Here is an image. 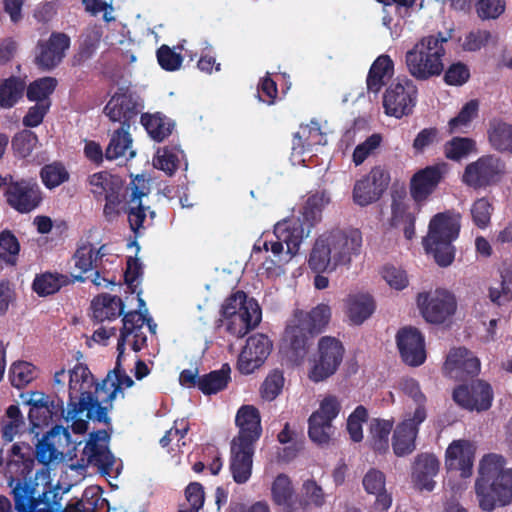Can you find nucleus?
Returning a JSON list of instances; mask_svg holds the SVG:
<instances>
[{
    "label": "nucleus",
    "mask_w": 512,
    "mask_h": 512,
    "mask_svg": "<svg viewBox=\"0 0 512 512\" xmlns=\"http://www.w3.org/2000/svg\"><path fill=\"white\" fill-rule=\"evenodd\" d=\"M37 367L27 361H16L9 369V380L13 387L22 389L37 378Z\"/></svg>",
    "instance_id": "obj_52"
},
{
    "label": "nucleus",
    "mask_w": 512,
    "mask_h": 512,
    "mask_svg": "<svg viewBox=\"0 0 512 512\" xmlns=\"http://www.w3.org/2000/svg\"><path fill=\"white\" fill-rule=\"evenodd\" d=\"M140 121L150 137L157 142L170 136L175 127V123L160 112L142 113Z\"/></svg>",
    "instance_id": "obj_44"
},
{
    "label": "nucleus",
    "mask_w": 512,
    "mask_h": 512,
    "mask_svg": "<svg viewBox=\"0 0 512 512\" xmlns=\"http://www.w3.org/2000/svg\"><path fill=\"white\" fill-rule=\"evenodd\" d=\"M145 180L143 176L137 175L133 181L132 193L130 196V202L138 201L136 207H131L128 212V221L131 230L137 234L139 229L143 227V222L146 218V207L141 203L142 197L147 195L144 190Z\"/></svg>",
    "instance_id": "obj_45"
},
{
    "label": "nucleus",
    "mask_w": 512,
    "mask_h": 512,
    "mask_svg": "<svg viewBox=\"0 0 512 512\" xmlns=\"http://www.w3.org/2000/svg\"><path fill=\"white\" fill-rule=\"evenodd\" d=\"M313 339L314 336L305 326L293 318L284 330L280 350L290 362L299 365L308 354Z\"/></svg>",
    "instance_id": "obj_19"
},
{
    "label": "nucleus",
    "mask_w": 512,
    "mask_h": 512,
    "mask_svg": "<svg viewBox=\"0 0 512 512\" xmlns=\"http://www.w3.org/2000/svg\"><path fill=\"white\" fill-rule=\"evenodd\" d=\"M40 178L47 189H54L69 180V173L60 162L44 165L40 170Z\"/></svg>",
    "instance_id": "obj_55"
},
{
    "label": "nucleus",
    "mask_w": 512,
    "mask_h": 512,
    "mask_svg": "<svg viewBox=\"0 0 512 512\" xmlns=\"http://www.w3.org/2000/svg\"><path fill=\"white\" fill-rule=\"evenodd\" d=\"M418 88L414 81L407 78H396L383 94V108L387 116L401 119L413 113L417 103Z\"/></svg>",
    "instance_id": "obj_12"
},
{
    "label": "nucleus",
    "mask_w": 512,
    "mask_h": 512,
    "mask_svg": "<svg viewBox=\"0 0 512 512\" xmlns=\"http://www.w3.org/2000/svg\"><path fill=\"white\" fill-rule=\"evenodd\" d=\"M454 402L470 412H485L492 406L494 393L491 385L484 380L472 379L457 385L452 392Z\"/></svg>",
    "instance_id": "obj_15"
},
{
    "label": "nucleus",
    "mask_w": 512,
    "mask_h": 512,
    "mask_svg": "<svg viewBox=\"0 0 512 512\" xmlns=\"http://www.w3.org/2000/svg\"><path fill=\"white\" fill-rule=\"evenodd\" d=\"M500 278L499 287L489 288V299L498 306L512 301V265L500 271Z\"/></svg>",
    "instance_id": "obj_54"
},
{
    "label": "nucleus",
    "mask_w": 512,
    "mask_h": 512,
    "mask_svg": "<svg viewBox=\"0 0 512 512\" xmlns=\"http://www.w3.org/2000/svg\"><path fill=\"white\" fill-rule=\"evenodd\" d=\"M272 500L276 505L283 506L284 512H300L301 507L295 501V492L290 478L281 473L276 476L271 486Z\"/></svg>",
    "instance_id": "obj_39"
},
{
    "label": "nucleus",
    "mask_w": 512,
    "mask_h": 512,
    "mask_svg": "<svg viewBox=\"0 0 512 512\" xmlns=\"http://www.w3.org/2000/svg\"><path fill=\"white\" fill-rule=\"evenodd\" d=\"M341 404L336 396H326L308 419V436L317 445H328L334 432L333 420L338 416Z\"/></svg>",
    "instance_id": "obj_14"
},
{
    "label": "nucleus",
    "mask_w": 512,
    "mask_h": 512,
    "mask_svg": "<svg viewBox=\"0 0 512 512\" xmlns=\"http://www.w3.org/2000/svg\"><path fill=\"white\" fill-rule=\"evenodd\" d=\"M110 434L101 429L89 434V439L83 449V457L78 466L86 468L88 465L97 467L102 475H109L115 463V458L108 447Z\"/></svg>",
    "instance_id": "obj_16"
},
{
    "label": "nucleus",
    "mask_w": 512,
    "mask_h": 512,
    "mask_svg": "<svg viewBox=\"0 0 512 512\" xmlns=\"http://www.w3.org/2000/svg\"><path fill=\"white\" fill-rule=\"evenodd\" d=\"M478 108L479 105L477 100H470L465 103L459 113L449 120V132H460L463 127H467L470 122L477 116Z\"/></svg>",
    "instance_id": "obj_57"
},
{
    "label": "nucleus",
    "mask_w": 512,
    "mask_h": 512,
    "mask_svg": "<svg viewBox=\"0 0 512 512\" xmlns=\"http://www.w3.org/2000/svg\"><path fill=\"white\" fill-rule=\"evenodd\" d=\"M385 482V474L375 468L369 469L362 480L365 491L376 495L374 506L381 511H387L392 504V497L385 489Z\"/></svg>",
    "instance_id": "obj_35"
},
{
    "label": "nucleus",
    "mask_w": 512,
    "mask_h": 512,
    "mask_svg": "<svg viewBox=\"0 0 512 512\" xmlns=\"http://www.w3.org/2000/svg\"><path fill=\"white\" fill-rule=\"evenodd\" d=\"M239 431L231 443L254 446L262 435L261 416L253 405H242L235 416Z\"/></svg>",
    "instance_id": "obj_28"
},
{
    "label": "nucleus",
    "mask_w": 512,
    "mask_h": 512,
    "mask_svg": "<svg viewBox=\"0 0 512 512\" xmlns=\"http://www.w3.org/2000/svg\"><path fill=\"white\" fill-rule=\"evenodd\" d=\"M123 327L120 331V336L117 342V350H120V354H124L126 339L132 333H135V337H138V332L142 329L146 317L140 311H130L123 316Z\"/></svg>",
    "instance_id": "obj_53"
},
{
    "label": "nucleus",
    "mask_w": 512,
    "mask_h": 512,
    "mask_svg": "<svg viewBox=\"0 0 512 512\" xmlns=\"http://www.w3.org/2000/svg\"><path fill=\"white\" fill-rule=\"evenodd\" d=\"M143 109L141 97L130 86H119L104 107L112 122L129 127Z\"/></svg>",
    "instance_id": "obj_13"
},
{
    "label": "nucleus",
    "mask_w": 512,
    "mask_h": 512,
    "mask_svg": "<svg viewBox=\"0 0 512 512\" xmlns=\"http://www.w3.org/2000/svg\"><path fill=\"white\" fill-rule=\"evenodd\" d=\"M129 129V127L120 126L112 133L105 150V158L107 160H116L126 156L127 153L129 158H133L136 155V152L132 150L133 140Z\"/></svg>",
    "instance_id": "obj_43"
},
{
    "label": "nucleus",
    "mask_w": 512,
    "mask_h": 512,
    "mask_svg": "<svg viewBox=\"0 0 512 512\" xmlns=\"http://www.w3.org/2000/svg\"><path fill=\"white\" fill-rule=\"evenodd\" d=\"M382 277L387 284L396 290H403L408 286L409 280L405 270L394 265H385L382 268Z\"/></svg>",
    "instance_id": "obj_64"
},
{
    "label": "nucleus",
    "mask_w": 512,
    "mask_h": 512,
    "mask_svg": "<svg viewBox=\"0 0 512 512\" xmlns=\"http://www.w3.org/2000/svg\"><path fill=\"white\" fill-rule=\"evenodd\" d=\"M180 150L176 147H165L158 151L157 157L154 159L155 168L164 171L167 175L172 176L179 167Z\"/></svg>",
    "instance_id": "obj_58"
},
{
    "label": "nucleus",
    "mask_w": 512,
    "mask_h": 512,
    "mask_svg": "<svg viewBox=\"0 0 512 512\" xmlns=\"http://www.w3.org/2000/svg\"><path fill=\"white\" fill-rule=\"evenodd\" d=\"M272 347V341L265 334L257 333L248 337L238 356V371L243 375L252 374L264 364Z\"/></svg>",
    "instance_id": "obj_22"
},
{
    "label": "nucleus",
    "mask_w": 512,
    "mask_h": 512,
    "mask_svg": "<svg viewBox=\"0 0 512 512\" xmlns=\"http://www.w3.org/2000/svg\"><path fill=\"white\" fill-rule=\"evenodd\" d=\"M460 226V215L450 211L438 213L430 220L423 244L441 267H447L454 261L455 248L452 243L459 236Z\"/></svg>",
    "instance_id": "obj_6"
},
{
    "label": "nucleus",
    "mask_w": 512,
    "mask_h": 512,
    "mask_svg": "<svg viewBox=\"0 0 512 512\" xmlns=\"http://www.w3.org/2000/svg\"><path fill=\"white\" fill-rule=\"evenodd\" d=\"M20 242L12 231L5 229L0 232V273L5 267L17 266Z\"/></svg>",
    "instance_id": "obj_47"
},
{
    "label": "nucleus",
    "mask_w": 512,
    "mask_h": 512,
    "mask_svg": "<svg viewBox=\"0 0 512 512\" xmlns=\"http://www.w3.org/2000/svg\"><path fill=\"white\" fill-rule=\"evenodd\" d=\"M362 233L359 229H334L320 235L309 255L308 266L313 272H333L339 266H349L352 256L360 254Z\"/></svg>",
    "instance_id": "obj_4"
},
{
    "label": "nucleus",
    "mask_w": 512,
    "mask_h": 512,
    "mask_svg": "<svg viewBox=\"0 0 512 512\" xmlns=\"http://www.w3.org/2000/svg\"><path fill=\"white\" fill-rule=\"evenodd\" d=\"M294 318L315 337L328 325L331 318V309L327 304H319L309 312L296 311Z\"/></svg>",
    "instance_id": "obj_41"
},
{
    "label": "nucleus",
    "mask_w": 512,
    "mask_h": 512,
    "mask_svg": "<svg viewBox=\"0 0 512 512\" xmlns=\"http://www.w3.org/2000/svg\"><path fill=\"white\" fill-rule=\"evenodd\" d=\"M376 308L373 297L368 293L349 294L345 299V312L354 325H361L374 313Z\"/></svg>",
    "instance_id": "obj_33"
},
{
    "label": "nucleus",
    "mask_w": 512,
    "mask_h": 512,
    "mask_svg": "<svg viewBox=\"0 0 512 512\" xmlns=\"http://www.w3.org/2000/svg\"><path fill=\"white\" fill-rule=\"evenodd\" d=\"M447 172L446 163L426 166L415 172L410 179L409 190L417 204L426 202L436 191Z\"/></svg>",
    "instance_id": "obj_23"
},
{
    "label": "nucleus",
    "mask_w": 512,
    "mask_h": 512,
    "mask_svg": "<svg viewBox=\"0 0 512 512\" xmlns=\"http://www.w3.org/2000/svg\"><path fill=\"white\" fill-rule=\"evenodd\" d=\"M475 447L468 440H454L446 449L445 466L448 471H459L462 478L473 473Z\"/></svg>",
    "instance_id": "obj_29"
},
{
    "label": "nucleus",
    "mask_w": 512,
    "mask_h": 512,
    "mask_svg": "<svg viewBox=\"0 0 512 512\" xmlns=\"http://www.w3.org/2000/svg\"><path fill=\"white\" fill-rule=\"evenodd\" d=\"M480 360L465 347L452 349L443 366L445 375L455 381L467 382L478 376Z\"/></svg>",
    "instance_id": "obj_24"
},
{
    "label": "nucleus",
    "mask_w": 512,
    "mask_h": 512,
    "mask_svg": "<svg viewBox=\"0 0 512 512\" xmlns=\"http://www.w3.org/2000/svg\"><path fill=\"white\" fill-rule=\"evenodd\" d=\"M472 153H477L476 141L469 137H453L444 145V155L452 161H460Z\"/></svg>",
    "instance_id": "obj_51"
},
{
    "label": "nucleus",
    "mask_w": 512,
    "mask_h": 512,
    "mask_svg": "<svg viewBox=\"0 0 512 512\" xmlns=\"http://www.w3.org/2000/svg\"><path fill=\"white\" fill-rule=\"evenodd\" d=\"M284 386V376L279 370L271 372L261 386V396L267 401L274 400L282 391Z\"/></svg>",
    "instance_id": "obj_62"
},
{
    "label": "nucleus",
    "mask_w": 512,
    "mask_h": 512,
    "mask_svg": "<svg viewBox=\"0 0 512 512\" xmlns=\"http://www.w3.org/2000/svg\"><path fill=\"white\" fill-rule=\"evenodd\" d=\"M506 172L503 159L495 154H486L465 166L461 182L474 190L487 189L498 185Z\"/></svg>",
    "instance_id": "obj_8"
},
{
    "label": "nucleus",
    "mask_w": 512,
    "mask_h": 512,
    "mask_svg": "<svg viewBox=\"0 0 512 512\" xmlns=\"http://www.w3.org/2000/svg\"><path fill=\"white\" fill-rule=\"evenodd\" d=\"M92 317L97 323L114 320L124 312V303L120 297L108 293L96 296L91 302Z\"/></svg>",
    "instance_id": "obj_37"
},
{
    "label": "nucleus",
    "mask_w": 512,
    "mask_h": 512,
    "mask_svg": "<svg viewBox=\"0 0 512 512\" xmlns=\"http://www.w3.org/2000/svg\"><path fill=\"white\" fill-rule=\"evenodd\" d=\"M330 200V195L326 191H317L307 198L300 219L305 228V236H308L310 229L322 220V212Z\"/></svg>",
    "instance_id": "obj_38"
},
{
    "label": "nucleus",
    "mask_w": 512,
    "mask_h": 512,
    "mask_svg": "<svg viewBox=\"0 0 512 512\" xmlns=\"http://www.w3.org/2000/svg\"><path fill=\"white\" fill-rule=\"evenodd\" d=\"M439 140V130L436 127H428L420 130L412 143L414 155L424 154L426 150L437 144Z\"/></svg>",
    "instance_id": "obj_61"
},
{
    "label": "nucleus",
    "mask_w": 512,
    "mask_h": 512,
    "mask_svg": "<svg viewBox=\"0 0 512 512\" xmlns=\"http://www.w3.org/2000/svg\"><path fill=\"white\" fill-rule=\"evenodd\" d=\"M470 79V69L463 62L452 63L444 73L443 80L449 86H462Z\"/></svg>",
    "instance_id": "obj_63"
},
{
    "label": "nucleus",
    "mask_w": 512,
    "mask_h": 512,
    "mask_svg": "<svg viewBox=\"0 0 512 512\" xmlns=\"http://www.w3.org/2000/svg\"><path fill=\"white\" fill-rule=\"evenodd\" d=\"M7 188L4 191L7 204L20 214H28L39 208L43 202V191L33 178L14 180L10 174L3 178Z\"/></svg>",
    "instance_id": "obj_11"
},
{
    "label": "nucleus",
    "mask_w": 512,
    "mask_h": 512,
    "mask_svg": "<svg viewBox=\"0 0 512 512\" xmlns=\"http://www.w3.org/2000/svg\"><path fill=\"white\" fill-rule=\"evenodd\" d=\"M231 368L228 363H224L219 370H213L207 374L201 375L199 390L204 395H213L227 388L231 380Z\"/></svg>",
    "instance_id": "obj_46"
},
{
    "label": "nucleus",
    "mask_w": 512,
    "mask_h": 512,
    "mask_svg": "<svg viewBox=\"0 0 512 512\" xmlns=\"http://www.w3.org/2000/svg\"><path fill=\"white\" fill-rule=\"evenodd\" d=\"M448 39L438 32L422 37L405 54L408 72L419 81L439 76L444 71L443 58L446 54L444 43Z\"/></svg>",
    "instance_id": "obj_5"
},
{
    "label": "nucleus",
    "mask_w": 512,
    "mask_h": 512,
    "mask_svg": "<svg viewBox=\"0 0 512 512\" xmlns=\"http://www.w3.org/2000/svg\"><path fill=\"white\" fill-rule=\"evenodd\" d=\"M254 446L231 443L229 470L235 483L245 484L252 475Z\"/></svg>",
    "instance_id": "obj_30"
},
{
    "label": "nucleus",
    "mask_w": 512,
    "mask_h": 512,
    "mask_svg": "<svg viewBox=\"0 0 512 512\" xmlns=\"http://www.w3.org/2000/svg\"><path fill=\"white\" fill-rule=\"evenodd\" d=\"M72 444L74 443L71 439L69 427L55 425L46 434H44L42 439L38 441L35 452L32 451L31 446L28 444L15 443L12 446H21L20 453L22 455H30L33 460L35 457L40 464L48 465L52 461L58 459L59 455H62L65 449L69 451V447ZM12 448L13 447H11L7 461L12 458ZM7 463L8 462H6V464Z\"/></svg>",
    "instance_id": "obj_10"
},
{
    "label": "nucleus",
    "mask_w": 512,
    "mask_h": 512,
    "mask_svg": "<svg viewBox=\"0 0 512 512\" xmlns=\"http://www.w3.org/2000/svg\"><path fill=\"white\" fill-rule=\"evenodd\" d=\"M21 446L12 448V458L5 466V478L17 512H93L95 504L89 507L82 499H74L62 508L63 493L54 485L49 471L42 468L33 473V459L20 453Z\"/></svg>",
    "instance_id": "obj_2"
},
{
    "label": "nucleus",
    "mask_w": 512,
    "mask_h": 512,
    "mask_svg": "<svg viewBox=\"0 0 512 512\" xmlns=\"http://www.w3.org/2000/svg\"><path fill=\"white\" fill-rule=\"evenodd\" d=\"M383 137L379 133L370 135L364 142L358 144L352 154V160L356 166L364 161L380 147Z\"/></svg>",
    "instance_id": "obj_59"
},
{
    "label": "nucleus",
    "mask_w": 512,
    "mask_h": 512,
    "mask_svg": "<svg viewBox=\"0 0 512 512\" xmlns=\"http://www.w3.org/2000/svg\"><path fill=\"white\" fill-rule=\"evenodd\" d=\"M37 143V135L28 129L17 132L11 141L14 155L21 159L30 156Z\"/></svg>",
    "instance_id": "obj_56"
},
{
    "label": "nucleus",
    "mask_w": 512,
    "mask_h": 512,
    "mask_svg": "<svg viewBox=\"0 0 512 512\" xmlns=\"http://www.w3.org/2000/svg\"><path fill=\"white\" fill-rule=\"evenodd\" d=\"M393 420L375 419L370 427L372 449L384 454L389 449V435L393 429Z\"/></svg>",
    "instance_id": "obj_50"
},
{
    "label": "nucleus",
    "mask_w": 512,
    "mask_h": 512,
    "mask_svg": "<svg viewBox=\"0 0 512 512\" xmlns=\"http://www.w3.org/2000/svg\"><path fill=\"white\" fill-rule=\"evenodd\" d=\"M417 302L425 320L434 324L444 323L457 308L454 295L442 289H437L432 294H419Z\"/></svg>",
    "instance_id": "obj_21"
},
{
    "label": "nucleus",
    "mask_w": 512,
    "mask_h": 512,
    "mask_svg": "<svg viewBox=\"0 0 512 512\" xmlns=\"http://www.w3.org/2000/svg\"><path fill=\"white\" fill-rule=\"evenodd\" d=\"M103 249L104 245L96 250L89 241H82L77 245L72 258L75 268L80 272L79 275L83 276V274L98 268V261L105 256Z\"/></svg>",
    "instance_id": "obj_42"
},
{
    "label": "nucleus",
    "mask_w": 512,
    "mask_h": 512,
    "mask_svg": "<svg viewBox=\"0 0 512 512\" xmlns=\"http://www.w3.org/2000/svg\"><path fill=\"white\" fill-rule=\"evenodd\" d=\"M427 411L422 408L407 413L394 429L392 448L397 457H404L416 449V439L420 425L426 420Z\"/></svg>",
    "instance_id": "obj_17"
},
{
    "label": "nucleus",
    "mask_w": 512,
    "mask_h": 512,
    "mask_svg": "<svg viewBox=\"0 0 512 512\" xmlns=\"http://www.w3.org/2000/svg\"><path fill=\"white\" fill-rule=\"evenodd\" d=\"M405 192L399 198L393 196L391 203L390 225L394 228L402 227L404 237L412 240L415 237L416 215L410 210V207L403 201Z\"/></svg>",
    "instance_id": "obj_36"
},
{
    "label": "nucleus",
    "mask_w": 512,
    "mask_h": 512,
    "mask_svg": "<svg viewBox=\"0 0 512 512\" xmlns=\"http://www.w3.org/2000/svg\"><path fill=\"white\" fill-rule=\"evenodd\" d=\"M474 490L479 507L485 512L512 503V468L506 467L502 455L488 453L480 459Z\"/></svg>",
    "instance_id": "obj_3"
},
{
    "label": "nucleus",
    "mask_w": 512,
    "mask_h": 512,
    "mask_svg": "<svg viewBox=\"0 0 512 512\" xmlns=\"http://www.w3.org/2000/svg\"><path fill=\"white\" fill-rule=\"evenodd\" d=\"M86 280L81 275H68L60 273L45 272L36 275L32 288L39 296H48L58 292L62 287L67 286L74 282L83 283Z\"/></svg>",
    "instance_id": "obj_34"
},
{
    "label": "nucleus",
    "mask_w": 512,
    "mask_h": 512,
    "mask_svg": "<svg viewBox=\"0 0 512 512\" xmlns=\"http://www.w3.org/2000/svg\"><path fill=\"white\" fill-rule=\"evenodd\" d=\"M221 314L227 320L226 330L238 338L244 337L261 321V310L254 299L238 290L224 301Z\"/></svg>",
    "instance_id": "obj_7"
},
{
    "label": "nucleus",
    "mask_w": 512,
    "mask_h": 512,
    "mask_svg": "<svg viewBox=\"0 0 512 512\" xmlns=\"http://www.w3.org/2000/svg\"><path fill=\"white\" fill-rule=\"evenodd\" d=\"M57 80L54 77H42L31 82L26 89V96L29 101L36 103H51L50 96L57 87Z\"/></svg>",
    "instance_id": "obj_49"
},
{
    "label": "nucleus",
    "mask_w": 512,
    "mask_h": 512,
    "mask_svg": "<svg viewBox=\"0 0 512 512\" xmlns=\"http://www.w3.org/2000/svg\"><path fill=\"white\" fill-rule=\"evenodd\" d=\"M391 177L387 169L373 167L370 172L356 181L353 188V201L362 207L377 202L387 190Z\"/></svg>",
    "instance_id": "obj_18"
},
{
    "label": "nucleus",
    "mask_w": 512,
    "mask_h": 512,
    "mask_svg": "<svg viewBox=\"0 0 512 512\" xmlns=\"http://www.w3.org/2000/svg\"><path fill=\"white\" fill-rule=\"evenodd\" d=\"M487 136L494 150L500 153H512V124L494 118L489 121Z\"/></svg>",
    "instance_id": "obj_40"
},
{
    "label": "nucleus",
    "mask_w": 512,
    "mask_h": 512,
    "mask_svg": "<svg viewBox=\"0 0 512 512\" xmlns=\"http://www.w3.org/2000/svg\"><path fill=\"white\" fill-rule=\"evenodd\" d=\"M396 344L403 362L407 365L418 367L425 362V340L417 328H401L396 334Z\"/></svg>",
    "instance_id": "obj_26"
},
{
    "label": "nucleus",
    "mask_w": 512,
    "mask_h": 512,
    "mask_svg": "<svg viewBox=\"0 0 512 512\" xmlns=\"http://www.w3.org/2000/svg\"><path fill=\"white\" fill-rule=\"evenodd\" d=\"M274 236L276 241H265L263 248L266 251L270 249L275 256H278L283 252V244H286L287 253L292 257L299 251L305 237V228L300 218L285 219L274 226Z\"/></svg>",
    "instance_id": "obj_20"
},
{
    "label": "nucleus",
    "mask_w": 512,
    "mask_h": 512,
    "mask_svg": "<svg viewBox=\"0 0 512 512\" xmlns=\"http://www.w3.org/2000/svg\"><path fill=\"white\" fill-rule=\"evenodd\" d=\"M93 375L87 366L76 364L69 371V400L67 410L62 399L34 391L26 403L30 406L28 417L33 427L60 425L62 421H72L71 429L75 434H84L88 430V421L76 417L86 412L88 420L105 424L111 428L108 408L104 407L94 392L85 390L91 387Z\"/></svg>",
    "instance_id": "obj_1"
},
{
    "label": "nucleus",
    "mask_w": 512,
    "mask_h": 512,
    "mask_svg": "<svg viewBox=\"0 0 512 512\" xmlns=\"http://www.w3.org/2000/svg\"><path fill=\"white\" fill-rule=\"evenodd\" d=\"M470 212L474 225L485 229L490 224L493 206L487 198H479L472 204Z\"/></svg>",
    "instance_id": "obj_60"
},
{
    "label": "nucleus",
    "mask_w": 512,
    "mask_h": 512,
    "mask_svg": "<svg viewBox=\"0 0 512 512\" xmlns=\"http://www.w3.org/2000/svg\"><path fill=\"white\" fill-rule=\"evenodd\" d=\"M439 460L433 454H419L412 466V480L419 490L432 491L435 486L433 478L439 471Z\"/></svg>",
    "instance_id": "obj_31"
},
{
    "label": "nucleus",
    "mask_w": 512,
    "mask_h": 512,
    "mask_svg": "<svg viewBox=\"0 0 512 512\" xmlns=\"http://www.w3.org/2000/svg\"><path fill=\"white\" fill-rule=\"evenodd\" d=\"M26 84L17 76H10L0 83V108L10 109L23 97Z\"/></svg>",
    "instance_id": "obj_48"
},
{
    "label": "nucleus",
    "mask_w": 512,
    "mask_h": 512,
    "mask_svg": "<svg viewBox=\"0 0 512 512\" xmlns=\"http://www.w3.org/2000/svg\"><path fill=\"white\" fill-rule=\"evenodd\" d=\"M394 75V62L387 54L378 56L367 74L366 86L368 93L377 95Z\"/></svg>",
    "instance_id": "obj_32"
},
{
    "label": "nucleus",
    "mask_w": 512,
    "mask_h": 512,
    "mask_svg": "<svg viewBox=\"0 0 512 512\" xmlns=\"http://www.w3.org/2000/svg\"><path fill=\"white\" fill-rule=\"evenodd\" d=\"M345 348L342 342L332 336L319 339L317 352L313 356L308 371V378L319 383L333 376L342 364Z\"/></svg>",
    "instance_id": "obj_9"
},
{
    "label": "nucleus",
    "mask_w": 512,
    "mask_h": 512,
    "mask_svg": "<svg viewBox=\"0 0 512 512\" xmlns=\"http://www.w3.org/2000/svg\"><path fill=\"white\" fill-rule=\"evenodd\" d=\"M118 351V355L115 362L114 369L110 370L107 376L102 380L101 383H96L93 378V384L91 387L85 386V390H90L94 392V395L98 398L97 392L104 391L108 392L107 397L103 400L104 403H108L109 406H106L108 410L112 407L113 400L116 399L119 393L124 396L122 390L123 388H130L134 385L133 379L126 373L125 369L122 367V358L124 354H120V350Z\"/></svg>",
    "instance_id": "obj_27"
},
{
    "label": "nucleus",
    "mask_w": 512,
    "mask_h": 512,
    "mask_svg": "<svg viewBox=\"0 0 512 512\" xmlns=\"http://www.w3.org/2000/svg\"><path fill=\"white\" fill-rule=\"evenodd\" d=\"M70 37L63 32H52L50 37L37 43L35 63L41 70L50 71L57 67L65 52L70 48Z\"/></svg>",
    "instance_id": "obj_25"
}]
</instances>
